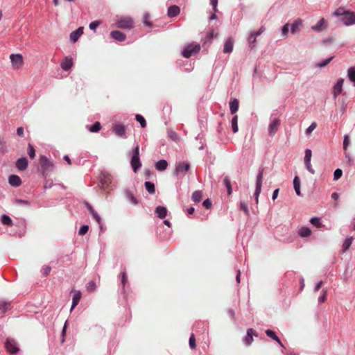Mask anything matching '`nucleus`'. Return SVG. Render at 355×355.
I'll return each mask as SVG.
<instances>
[{"mask_svg":"<svg viewBox=\"0 0 355 355\" xmlns=\"http://www.w3.org/2000/svg\"><path fill=\"white\" fill-rule=\"evenodd\" d=\"M12 69L14 70H19L22 69L24 64V58L21 54L16 53L10 55Z\"/></svg>","mask_w":355,"mask_h":355,"instance_id":"obj_1","label":"nucleus"},{"mask_svg":"<svg viewBox=\"0 0 355 355\" xmlns=\"http://www.w3.org/2000/svg\"><path fill=\"white\" fill-rule=\"evenodd\" d=\"M200 49V44H194V43L189 44L184 47V50L182 51V54L184 58H189L191 56H192L193 55H195L197 53H198Z\"/></svg>","mask_w":355,"mask_h":355,"instance_id":"obj_2","label":"nucleus"},{"mask_svg":"<svg viewBox=\"0 0 355 355\" xmlns=\"http://www.w3.org/2000/svg\"><path fill=\"white\" fill-rule=\"evenodd\" d=\"M132 155L131 159V166L135 172L141 167V162L139 159V146L137 145L136 147L132 150Z\"/></svg>","mask_w":355,"mask_h":355,"instance_id":"obj_3","label":"nucleus"},{"mask_svg":"<svg viewBox=\"0 0 355 355\" xmlns=\"http://www.w3.org/2000/svg\"><path fill=\"white\" fill-rule=\"evenodd\" d=\"M263 174V168H259L257 175L256 189L254 192V198L257 204L259 202V196L261 191Z\"/></svg>","mask_w":355,"mask_h":355,"instance_id":"obj_4","label":"nucleus"},{"mask_svg":"<svg viewBox=\"0 0 355 355\" xmlns=\"http://www.w3.org/2000/svg\"><path fill=\"white\" fill-rule=\"evenodd\" d=\"M280 120L277 118H273L270 119V121L268 125V135L270 136H274L275 133L277 132L279 127L280 125Z\"/></svg>","mask_w":355,"mask_h":355,"instance_id":"obj_5","label":"nucleus"},{"mask_svg":"<svg viewBox=\"0 0 355 355\" xmlns=\"http://www.w3.org/2000/svg\"><path fill=\"white\" fill-rule=\"evenodd\" d=\"M117 27L124 29H130L133 26V21L130 17H123L116 21Z\"/></svg>","mask_w":355,"mask_h":355,"instance_id":"obj_6","label":"nucleus"},{"mask_svg":"<svg viewBox=\"0 0 355 355\" xmlns=\"http://www.w3.org/2000/svg\"><path fill=\"white\" fill-rule=\"evenodd\" d=\"M341 21L347 26L355 24V12L347 10L345 17H342Z\"/></svg>","mask_w":355,"mask_h":355,"instance_id":"obj_7","label":"nucleus"},{"mask_svg":"<svg viewBox=\"0 0 355 355\" xmlns=\"http://www.w3.org/2000/svg\"><path fill=\"white\" fill-rule=\"evenodd\" d=\"M40 164L44 173L51 171L53 168V163L45 156L40 157Z\"/></svg>","mask_w":355,"mask_h":355,"instance_id":"obj_8","label":"nucleus"},{"mask_svg":"<svg viewBox=\"0 0 355 355\" xmlns=\"http://www.w3.org/2000/svg\"><path fill=\"white\" fill-rule=\"evenodd\" d=\"M6 350L10 354H16L19 350L17 342L10 338L6 340Z\"/></svg>","mask_w":355,"mask_h":355,"instance_id":"obj_9","label":"nucleus"},{"mask_svg":"<svg viewBox=\"0 0 355 355\" xmlns=\"http://www.w3.org/2000/svg\"><path fill=\"white\" fill-rule=\"evenodd\" d=\"M344 83L343 78H339L335 85L333 87L332 94L334 97L336 98L340 95L343 92V86Z\"/></svg>","mask_w":355,"mask_h":355,"instance_id":"obj_10","label":"nucleus"},{"mask_svg":"<svg viewBox=\"0 0 355 355\" xmlns=\"http://www.w3.org/2000/svg\"><path fill=\"white\" fill-rule=\"evenodd\" d=\"M189 164L187 162H180L178 163L175 168V173L177 175L179 174H184L189 169Z\"/></svg>","mask_w":355,"mask_h":355,"instance_id":"obj_11","label":"nucleus"},{"mask_svg":"<svg viewBox=\"0 0 355 355\" xmlns=\"http://www.w3.org/2000/svg\"><path fill=\"white\" fill-rule=\"evenodd\" d=\"M234 40L232 37H229L225 42L223 52L225 53H230L233 51Z\"/></svg>","mask_w":355,"mask_h":355,"instance_id":"obj_12","label":"nucleus"},{"mask_svg":"<svg viewBox=\"0 0 355 355\" xmlns=\"http://www.w3.org/2000/svg\"><path fill=\"white\" fill-rule=\"evenodd\" d=\"M73 59L71 58L65 57L61 62V68L64 71H67L73 66Z\"/></svg>","mask_w":355,"mask_h":355,"instance_id":"obj_13","label":"nucleus"},{"mask_svg":"<svg viewBox=\"0 0 355 355\" xmlns=\"http://www.w3.org/2000/svg\"><path fill=\"white\" fill-rule=\"evenodd\" d=\"M83 28L79 27L77 30L75 31H73L70 34V40L72 42H76L79 37L83 35Z\"/></svg>","mask_w":355,"mask_h":355,"instance_id":"obj_14","label":"nucleus"},{"mask_svg":"<svg viewBox=\"0 0 355 355\" xmlns=\"http://www.w3.org/2000/svg\"><path fill=\"white\" fill-rule=\"evenodd\" d=\"M16 166L19 171H24L28 166V160L25 157L17 159Z\"/></svg>","mask_w":355,"mask_h":355,"instance_id":"obj_15","label":"nucleus"},{"mask_svg":"<svg viewBox=\"0 0 355 355\" xmlns=\"http://www.w3.org/2000/svg\"><path fill=\"white\" fill-rule=\"evenodd\" d=\"M302 26V20L300 19H296L291 25V31L292 33H295L300 31L301 27Z\"/></svg>","mask_w":355,"mask_h":355,"instance_id":"obj_16","label":"nucleus"},{"mask_svg":"<svg viewBox=\"0 0 355 355\" xmlns=\"http://www.w3.org/2000/svg\"><path fill=\"white\" fill-rule=\"evenodd\" d=\"M326 28V21L324 18H321L318 23L312 26V29L317 32H320Z\"/></svg>","mask_w":355,"mask_h":355,"instance_id":"obj_17","label":"nucleus"},{"mask_svg":"<svg viewBox=\"0 0 355 355\" xmlns=\"http://www.w3.org/2000/svg\"><path fill=\"white\" fill-rule=\"evenodd\" d=\"M9 183L13 187H18L21 184V180L18 175H12L8 179Z\"/></svg>","mask_w":355,"mask_h":355,"instance_id":"obj_18","label":"nucleus"},{"mask_svg":"<svg viewBox=\"0 0 355 355\" xmlns=\"http://www.w3.org/2000/svg\"><path fill=\"white\" fill-rule=\"evenodd\" d=\"M111 37L119 42L123 41L125 39V35L119 31H112L110 33Z\"/></svg>","mask_w":355,"mask_h":355,"instance_id":"obj_19","label":"nucleus"},{"mask_svg":"<svg viewBox=\"0 0 355 355\" xmlns=\"http://www.w3.org/2000/svg\"><path fill=\"white\" fill-rule=\"evenodd\" d=\"M180 9L177 6H171L168 8V15L170 17H173L180 14Z\"/></svg>","mask_w":355,"mask_h":355,"instance_id":"obj_20","label":"nucleus"},{"mask_svg":"<svg viewBox=\"0 0 355 355\" xmlns=\"http://www.w3.org/2000/svg\"><path fill=\"white\" fill-rule=\"evenodd\" d=\"M253 335L256 336L254 330L252 329H248L247 331V335L244 338V342L247 345H250L252 343V341H253L252 336Z\"/></svg>","mask_w":355,"mask_h":355,"instance_id":"obj_21","label":"nucleus"},{"mask_svg":"<svg viewBox=\"0 0 355 355\" xmlns=\"http://www.w3.org/2000/svg\"><path fill=\"white\" fill-rule=\"evenodd\" d=\"M266 334L268 337H270L272 339H273L274 340H275L281 347H284L282 343L281 342L279 338L277 336L275 331H273L272 330H270V329H267L266 331Z\"/></svg>","mask_w":355,"mask_h":355,"instance_id":"obj_22","label":"nucleus"},{"mask_svg":"<svg viewBox=\"0 0 355 355\" xmlns=\"http://www.w3.org/2000/svg\"><path fill=\"white\" fill-rule=\"evenodd\" d=\"M298 234L302 238L309 237L311 234V230L307 227H302L298 230Z\"/></svg>","mask_w":355,"mask_h":355,"instance_id":"obj_23","label":"nucleus"},{"mask_svg":"<svg viewBox=\"0 0 355 355\" xmlns=\"http://www.w3.org/2000/svg\"><path fill=\"white\" fill-rule=\"evenodd\" d=\"M230 109L232 114H234L239 110V101L234 98L230 102Z\"/></svg>","mask_w":355,"mask_h":355,"instance_id":"obj_24","label":"nucleus"},{"mask_svg":"<svg viewBox=\"0 0 355 355\" xmlns=\"http://www.w3.org/2000/svg\"><path fill=\"white\" fill-rule=\"evenodd\" d=\"M155 213L159 218H164L167 214V209L164 207L158 206L155 209Z\"/></svg>","mask_w":355,"mask_h":355,"instance_id":"obj_25","label":"nucleus"},{"mask_svg":"<svg viewBox=\"0 0 355 355\" xmlns=\"http://www.w3.org/2000/svg\"><path fill=\"white\" fill-rule=\"evenodd\" d=\"M114 132L119 137H123L125 135V127L121 124L115 125L114 126Z\"/></svg>","mask_w":355,"mask_h":355,"instance_id":"obj_26","label":"nucleus"},{"mask_svg":"<svg viewBox=\"0 0 355 355\" xmlns=\"http://www.w3.org/2000/svg\"><path fill=\"white\" fill-rule=\"evenodd\" d=\"M353 240L354 239L352 236H348L345 239L342 245L343 252H345L347 250H349L353 242Z\"/></svg>","mask_w":355,"mask_h":355,"instance_id":"obj_27","label":"nucleus"},{"mask_svg":"<svg viewBox=\"0 0 355 355\" xmlns=\"http://www.w3.org/2000/svg\"><path fill=\"white\" fill-rule=\"evenodd\" d=\"M168 166V163L166 160L164 159H161V160H159L156 164H155V168L157 171H164Z\"/></svg>","mask_w":355,"mask_h":355,"instance_id":"obj_28","label":"nucleus"},{"mask_svg":"<svg viewBox=\"0 0 355 355\" xmlns=\"http://www.w3.org/2000/svg\"><path fill=\"white\" fill-rule=\"evenodd\" d=\"M293 185L296 194L299 196H301L300 180L297 176H295L293 180Z\"/></svg>","mask_w":355,"mask_h":355,"instance_id":"obj_29","label":"nucleus"},{"mask_svg":"<svg viewBox=\"0 0 355 355\" xmlns=\"http://www.w3.org/2000/svg\"><path fill=\"white\" fill-rule=\"evenodd\" d=\"M223 183L227 189V194L230 196L232 193V185L229 177L225 176L223 179Z\"/></svg>","mask_w":355,"mask_h":355,"instance_id":"obj_30","label":"nucleus"},{"mask_svg":"<svg viewBox=\"0 0 355 355\" xmlns=\"http://www.w3.org/2000/svg\"><path fill=\"white\" fill-rule=\"evenodd\" d=\"M81 298V293L78 291H76L74 292L73 296V306H76L77 304L79 303V301Z\"/></svg>","mask_w":355,"mask_h":355,"instance_id":"obj_31","label":"nucleus"},{"mask_svg":"<svg viewBox=\"0 0 355 355\" xmlns=\"http://www.w3.org/2000/svg\"><path fill=\"white\" fill-rule=\"evenodd\" d=\"M1 220V223L3 225H8V226H12V220L10 218V216H8V215H6V214L2 215Z\"/></svg>","mask_w":355,"mask_h":355,"instance_id":"obj_32","label":"nucleus"},{"mask_svg":"<svg viewBox=\"0 0 355 355\" xmlns=\"http://www.w3.org/2000/svg\"><path fill=\"white\" fill-rule=\"evenodd\" d=\"M232 128L234 133H236L239 130L238 127V116L234 115L232 119Z\"/></svg>","mask_w":355,"mask_h":355,"instance_id":"obj_33","label":"nucleus"},{"mask_svg":"<svg viewBox=\"0 0 355 355\" xmlns=\"http://www.w3.org/2000/svg\"><path fill=\"white\" fill-rule=\"evenodd\" d=\"M347 76L349 79L354 83L355 86V68L349 67L347 70Z\"/></svg>","mask_w":355,"mask_h":355,"instance_id":"obj_34","label":"nucleus"},{"mask_svg":"<svg viewBox=\"0 0 355 355\" xmlns=\"http://www.w3.org/2000/svg\"><path fill=\"white\" fill-rule=\"evenodd\" d=\"M202 198V193L200 191H196L192 194V199L196 202H199Z\"/></svg>","mask_w":355,"mask_h":355,"instance_id":"obj_35","label":"nucleus"},{"mask_svg":"<svg viewBox=\"0 0 355 355\" xmlns=\"http://www.w3.org/2000/svg\"><path fill=\"white\" fill-rule=\"evenodd\" d=\"M9 307V304L6 302H3V301H1L0 302V317H2L3 313L6 311V310L8 309Z\"/></svg>","mask_w":355,"mask_h":355,"instance_id":"obj_36","label":"nucleus"},{"mask_svg":"<svg viewBox=\"0 0 355 355\" xmlns=\"http://www.w3.org/2000/svg\"><path fill=\"white\" fill-rule=\"evenodd\" d=\"M347 10H346L343 7H340L338 8H337L334 12V16H336V17H345L346 12H347Z\"/></svg>","mask_w":355,"mask_h":355,"instance_id":"obj_37","label":"nucleus"},{"mask_svg":"<svg viewBox=\"0 0 355 355\" xmlns=\"http://www.w3.org/2000/svg\"><path fill=\"white\" fill-rule=\"evenodd\" d=\"M145 187L146 189L151 194L154 193L155 191V185L151 182H146Z\"/></svg>","mask_w":355,"mask_h":355,"instance_id":"obj_38","label":"nucleus"},{"mask_svg":"<svg viewBox=\"0 0 355 355\" xmlns=\"http://www.w3.org/2000/svg\"><path fill=\"white\" fill-rule=\"evenodd\" d=\"M87 128L92 132H97L101 130V126L100 123L97 121L92 126L87 127Z\"/></svg>","mask_w":355,"mask_h":355,"instance_id":"obj_39","label":"nucleus"},{"mask_svg":"<svg viewBox=\"0 0 355 355\" xmlns=\"http://www.w3.org/2000/svg\"><path fill=\"white\" fill-rule=\"evenodd\" d=\"M333 58L334 57H330L329 58H327V59H326L324 60L319 62L315 64V66L318 67H320V68L324 67L327 65L331 62V60L333 59Z\"/></svg>","mask_w":355,"mask_h":355,"instance_id":"obj_40","label":"nucleus"},{"mask_svg":"<svg viewBox=\"0 0 355 355\" xmlns=\"http://www.w3.org/2000/svg\"><path fill=\"white\" fill-rule=\"evenodd\" d=\"M317 124L315 122L311 123V124L306 129L305 133L307 136H309L311 132L316 128Z\"/></svg>","mask_w":355,"mask_h":355,"instance_id":"obj_41","label":"nucleus"},{"mask_svg":"<svg viewBox=\"0 0 355 355\" xmlns=\"http://www.w3.org/2000/svg\"><path fill=\"white\" fill-rule=\"evenodd\" d=\"M135 118H136V120L140 123V125L142 128H145L146 126V120L141 115L137 114Z\"/></svg>","mask_w":355,"mask_h":355,"instance_id":"obj_42","label":"nucleus"},{"mask_svg":"<svg viewBox=\"0 0 355 355\" xmlns=\"http://www.w3.org/2000/svg\"><path fill=\"white\" fill-rule=\"evenodd\" d=\"M87 290L89 292H94L96 289V285L94 282L91 281L87 284Z\"/></svg>","mask_w":355,"mask_h":355,"instance_id":"obj_43","label":"nucleus"},{"mask_svg":"<svg viewBox=\"0 0 355 355\" xmlns=\"http://www.w3.org/2000/svg\"><path fill=\"white\" fill-rule=\"evenodd\" d=\"M312 157V152L310 149H306L305 150V156H304V162H311Z\"/></svg>","mask_w":355,"mask_h":355,"instance_id":"obj_44","label":"nucleus"},{"mask_svg":"<svg viewBox=\"0 0 355 355\" xmlns=\"http://www.w3.org/2000/svg\"><path fill=\"white\" fill-rule=\"evenodd\" d=\"M8 152L7 146L3 140H0V153H6Z\"/></svg>","mask_w":355,"mask_h":355,"instance_id":"obj_45","label":"nucleus"},{"mask_svg":"<svg viewBox=\"0 0 355 355\" xmlns=\"http://www.w3.org/2000/svg\"><path fill=\"white\" fill-rule=\"evenodd\" d=\"M28 153L31 158L33 159L35 156V152L33 146L31 144L28 146Z\"/></svg>","mask_w":355,"mask_h":355,"instance_id":"obj_46","label":"nucleus"},{"mask_svg":"<svg viewBox=\"0 0 355 355\" xmlns=\"http://www.w3.org/2000/svg\"><path fill=\"white\" fill-rule=\"evenodd\" d=\"M240 209L244 211L246 215H249V209L248 205L244 202H241L239 204Z\"/></svg>","mask_w":355,"mask_h":355,"instance_id":"obj_47","label":"nucleus"},{"mask_svg":"<svg viewBox=\"0 0 355 355\" xmlns=\"http://www.w3.org/2000/svg\"><path fill=\"white\" fill-rule=\"evenodd\" d=\"M327 300V291H322L320 297H318V302L320 304H322L323 302H324Z\"/></svg>","mask_w":355,"mask_h":355,"instance_id":"obj_48","label":"nucleus"},{"mask_svg":"<svg viewBox=\"0 0 355 355\" xmlns=\"http://www.w3.org/2000/svg\"><path fill=\"white\" fill-rule=\"evenodd\" d=\"M310 223L316 227H320L321 225L320 219L318 217L311 218L310 220Z\"/></svg>","mask_w":355,"mask_h":355,"instance_id":"obj_49","label":"nucleus"},{"mask_svg":"<svg viewBox=\"0 0 355 355\" xmlns=\"http://www.w3.org/2000/svg\"><path fill=\"white\" fill-rule=\"evenodd\" d=\"M289 30V24H285L282 28V34L284 37H287Z\"/></svg>","mask_w":355,"mask_h":355,"instance_id":"obj_50","label":"nucleus"},{"mask_svg":"<svg viewBox=\"0 0 355 355\" xmlns=\"http://www.w3.org/2000/svg\"><path fill=\"white\" fill-rule=\"evenodd\" d=\"M150 15L148 13H145L143 17V22L147 26H151V24L149 21Z\"/></svg>","mask_w":355,"mask_h":355,"instance_id":"obj_51","label":"nucleus"},{"mask_svg":"<svg viewBox=\"0 0 355 355\" xmlns=\"http://www.w3.org/2000/svg\"><path fill=\"white\" fill-rule=\"evenodd\" d=\"M349 143H350L349 137L348 135H345L344 137V140H343V148L345 150H347V147L349 145Z\"/></svg>","mask_w":355,"mask_h":355,"instance_id":"obj_52","label":"nucleus"},{"mask_svg":"<svg viewBox=\"0 0 355 355\" xmlns=\"http://www.w3.org/2000/svg\"><path fill=\"white\" fill-rule=\"evenodd\" d=\"M343 175V171L342 170L338 168L336 169L335 171H334V179L335 180H338L339 178H340V177L342 176Z\"/></svg>","mask_w":355,"mask_h":355,"instance_id":"obj_53","label":"nucleus"},{"mask_svg":"<svg viewBox=\"0 0 355 355\" xmlns=\"http://www.w3.org/2000/svg\"><path fill=\"white\" fill-rule=\"evenodd\" d=\"M101 24V21H94L89 24V28L91 30L95 31L96 28Z\"/></svg>","mask_w":355,"mask_h":355,"instance_id":"obj_54","label":"nucleus"},{"mask_svg":"<svg viewBox=\"0 0 355 355\" xmlns=\"http://www.w3.org/2000/svg\"><path fill=\"white\" fill-rule=\"evenodd\" d=\"M256 38H257V36L255 35V33L254 32H252L249 37H248V42L251 44H254L256 42Z\"/></svg>","mask_w":355,"mask_h":355,"instance_id":"obj_55","label":"nucleus"},{"mask_svg":"<svg viewBox=\"0 0 355 355\" xmlns=\"http://www.w3.org/2000/svg\"><path fill=\"white\" fill-rule=\"evenodd\" d=\"M51 267L49 266H44L42 268V272L44 275H48L51 272Z\"/></svg>","mask_w":355,"mask_h":355,"instance_id":"obj_56","label":"nucleus"},{"mask_svg":"<svg viewBox=\"0 0 355 355\" xmlns=\"http://www.w3.org/2000/svg\"><path fill=\"white\" fill-rule=\"evenodd\" d=\"M189 346L192 349H194L196 347V339L193 334H191V336H190Z\"/></svg>","mask_w":355,"mask_h":355,"instance_id":"obj_57","label":"nucleus"},{"mask_svg":"<svg viewBox=\"0 0 355 355\" xmlns=\"http://www.w3.org/2000/svg\"><path fill=\"white\" fill-rule=\"evenodd\" d=\"M89 230V227L87 225H83L79 230V234L83 236L85 235Z\"/></svg>","mask_w":355,"mask_h":355,"instance_id":"obj_58","label":"nucleus"},{"mask_svg":"<svg viewBox=\"0 0 355 355\" xmlns=\"http://www.w3.org/2000/svg\"><path fill=\"white\" fill-rule=\"evenodd\" d=\"M92 215V216L94 218V219L96 220V221L98 223V224L101 226V218L100 217V216L96 212V211H94L92 214H91Z\"/></svg>","mask_w":355,"mask_h":355,"instance_id":"obj_59","label":"nucleus"},{"mask_svg":"<svg viewBox=\"0 0 355 355\" xmlns=\"http://www.w3.org/2000/svg\"><path fill=\"white\" fill-rule=\"evenodd\" d=\"M127 282H128L127 275H126L125 272H121V284H123V287L125 286Z\"/></svg>","mask_w":355,"mask_h":355,"instance_id":"obj_60","label":"nucleus"},{"mask_svg":"<svg viewBox=\"0 0 355 355\" xmlns=\"http://www.w3.org/2000/svg\"><path fill=\"white\" fill-rule=\"evenodd\" d=\"M305 164V166H306V169L311 173V174H314L315 173V171L314 169L313 168L311 164V162H304Z\"/></svg>","mask_w":355,"mask_h":355,"instance_id":"obj_61","label":"nucleus"},{"mask_svg":"<svg viewBox=\"0 0 355 355\" xmlns=\"http://www.w3.org/2000/svg\"><path fill=\"white\" fill-rule=\"evenodd\" d=\"M67 322L66 321L62 331V343L64 342Z\"/></svg>","mask_w":355,"mask_h":355,"instance_id":"obj_62","label":"nucleus"},{"mask_svg":"<svg viewBox=\"0 0 355 355\" xmlns=\"http://www.w3.org/2000/svg\"><path fill=\"white\" fill-rule=\"evenodd\" d=\"M128 198L129 200L133 204L137 203L136 198L131 193H128Z\"/></svg>","mask_w":355,"mask_h":355,"instance_id":"obj_63","label":"nucleus"},{"mask_svg":"<svg viewBox=\"0 0 355 355\" xmlns=\"http://www.w3.org/2000/svg\"><path fill=\"white\" fill-rule=\"evenodd\" d=\"M203 206L205 207L207 209H209L211 206V201L209 199H206L203 202Z\"/></svg>","mask_w":355,"mask_h":355,"instance_id":"obj_64","label":"nucleus"}]
</instances>
